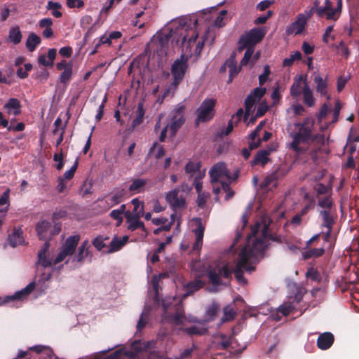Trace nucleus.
Here are the masks:
<instances>
[{"label":"nucleus","instance_id":"nucleus-33","mask_svg":"<svg viewBox=\"0 0 359 359\" xmlns=\"http://www.w3.org/2000/svg\"><path fill=\"white\" fill-rule=\"evenodd\" d=\"M303 78L299 75L297 79H294L292 85L290 87V95L292 97H298L303 93V88L302 86V81Z\"/></svg>","mask_w":359,"mask_h":359},{"label":"nucleus","instance_id":"nucleus-58","mask_svg":"<svg viewBox=\"0 0 359 359\" xmlns=\"http://www.w3.org/2000/svg\"><path fill=\"white\" fill-rule=\"evenodd\" d=\"M337 49L341 55L344 56L345 58H347L350 55L349 49L343 41H341L337 46Z\"/></svg>","mask_w":359,"mask_h":359},{"label":"nucleus","instance_id":"nucleus-19","mask_svg":"<svg viewBox=\"0 0 359 359\" xmlns=\"http://www.w3.org/2000/svg\"><path fill=\"white\" fill-rule=\"evenodd\" d=\"M226 65L229 72L228 83H231L233 79L238 74L241 69V67L237 66L235 53H232L230 57L226 60Z\"/></svg>","mask_w":359,"mask_h":359},{"label":"nucleus","instance_id":"nucleus-1","mask_svg":"<svg viewBox=\"0 0 359 359\" xmlns=\"http://www.w3.org/2000/svg\"><path fill=\"white\" fill-rule=\"evenodd\" d=\"M198 37V34L191 26V20L181 18L172 21L169 27L160 31L154 37L152 45L155 46L154 51L162 57L167 55L169 41L179 47L187 46V49L191 48Z\"/></svg>","mask_w":359,"mask_h":359},{"label":"nucleus","instance_id":"nucleus-18","mask_svg":"<svg viewBox=\"0 0 359 359\" xmlns=\"http://www.w3.org/2000/svg\"><path fill=\"white\" fill-rule=\"evenodd\" d=\"M194 220H196L198 222V224L197 227L193 230L196 236V241L193 245V250H201L203 245L205 226L202 224V220L201 218H196L194 219Z\"/></svg>","mask_w":359,"mask_h":359},{"label":"nucleus","instance_id":"nucleus-44","mask_svg":"<svg viewBox=\"0 0 359 359\" xmlns=\"http://www.w3.org/2000/svg\"><path fill=\"white\" fill-rule=\"evenodd\" d=\"M236 311L233 309L229 306H226L224 309V316L221 319V323H224L229 321H231L235 318Z\"/></svg>","mask_w":359,"mask_h":359},{"label":"nucleus","instance_id":"nucleus-10","mask_svg":"<svg viewBox=\"0 0 359 359\" xmlns=\"http://www.w3.org/2000/svg\"><path fill=\"white\" fill-rule=\"evenodd\" d=\"M216 101L214 99H205L198 109L197 121L206 122L214 116Z\"/></svg>","mask_w":359,"mask_h":359},{"label":"nucleus","instance_id":"nucleus-14","mask_svg":"<svg viewBox=\"0 0 359 359\" xmlns=\"http://www.w3.org/2000/svg\"><path fill=\"white\" fill-rule=\"evenodd\" d=\"M49 248L50 243L48 241H46L43 243L41 249L39 251L37 257L38 262L37 265L42 266L44 268L50 267L54 264V262H53L49 258Z\"/></svg>","mask_w":359,"mask_h":359},{"label":"nucleus","instance_id":"nucleus-51","mask_svg":"<svg viewBox=\"0 0 359 359\" xmlns=\"http://www.w3.org/2000/svg\"><path fill=\"white\" fill-rule=\"evenodd\" d=\"M305 198H309V201L304 205V207L299 212L300 215H306L310 210H313L315 208V200L313 197L309 198L308 194L304 196Z\"/></svg>","mask_w":359,"mask_h":359},{"label":"nucleus","instance_id":"nucleus-2","mask_svg":"<svg viewBox=\"0 0 359 359\" xmlns=\"http://www.w3.org/2000/svg\"><path fill=\"white\" fill-rule=\"evenodd\" d=\"M266 244L263 238H255L252 245L250 241L242 248L238 254V259L236 264L234 276L241 285L247 284V280L243 276V271L249 273L255 270L253 266L257 259L262 257Z\"/></svg>","mask_w":359,"mask_h":359},{"label":"nucleus","instance_id":"nucleus-61","mask_svg":"<svg viewBox=\"0 0 359 359\" xmlns=\"http://www.w3.org/2000/svg\"><path fill=\"white\" fill-rule=\"evenodd\" d=\"M66 4L69 8H81L85 5L83 0H66Z\"/></svg>","mask_w":359,"mask_h":359},{"label":"nucleus","instance_id":"nucleus-20","mask_svg":"<svg viewBox=\"0 0 359 359\" xmlns=\"http://www.w3.org/2000/svg\"><path fill=\"white\" fill-rule=\"evenodd\" d=\"M334 340V335L331 332H324L319 335L317 346L321 350H327L332 345Z\"/></svg>","mask_w":359,"mask_h":359},{"label":"nucleus","instance_id":"nucleus-13","mask_svg":"<svg viewBox=\"0 0 359 359\" xmlns=\"http://www.w3.org/2000/svg\"><path fill=\"white\" fill-rule=\"evenodd\" d=\"M143 217L141 214L132 215L130 211L125 213L126 222L128 224V229L134 231L137 229H141L145 233V236H147V231L144 226V223L140 220V217Z\"/></svg>","mask_w":359,"mask_h":359},{"label":"nucleus","instance_id":"nucleus-53","mask_svg":"<svg viewBox=\"0 0 359 359\" xmlns=\"http://www.w3.org/2000/svg\"><path fill=\"white\" fill-rule=\"evenodd\" d=\"M79 161L76 159L71 168L66 171L62 177L64 180H70L74 177V173L78 168Z\"/></svg>","mask_w":359,"mask_h":359},{"label":"nucleus","instance_id":"nucleus-36","mask_svg":"<svg viewBox=\"0 0 359 359\" xmlns=\"http://www.w3.org/2000/svg\"><path fill=\"white\" fill-rule=\"evenodd\" d=\"M325 253L324 248H310L302 252V257L304 259H309L312 257L318 258L323 256Z\"/></svg>","mask_w":359,"mask_h":359},{"label":"nucleus","instance_id":"nucleus-11","mask_svg":"<svg viewBox=\"0 0 359 359\" xmlns=\"http://www.w3.org/2000/svg\"><path fill=\"white\" fill-rule=\"evenodd\" d=\"M35 288V283H29L22 290L16 292L13 295L0 297V306L15 300H23L26 299Z\"/></svg>","mask_w":359,"mask_h":359},{"label":"nucleus","instance_id":"nucleus-56","mask_svg":"<svg viewBox=\"0 0 359 359\" xmlns=\"http://www.w3.org/2000/svg\"><path fill=\"white\" fill-rule=\"evenodd\" d=\"M201 165L199 163L189 161L185 166V171L187 173H195L199 170Z\"/></svg>","mask_w":359,"mask_h":359},{"label":"nucleus","instance_id":"nucleus-48","mask_svg":"<svg viewBox=\"0 0 359 359\" xmlns=\"http://www.w3.org/2000/svg\"><path fill=\"white\" fill-rule=\"evenodd\" d=\"M131 203L134 206L133 212H130L132 215H137L140 213L141 215H144V211L143 202H140L137 198H135L131 201Z\"/></svg>","mask_w":359,"mask_h":359},{"label":"nucleus","instance_id":"nucleus-63","mask_svg":"<svg viewBox=\"0 0 359 359\" xmlns=\"http://www.w3.org/2000/svg\"><path fill=\"white\" fill-rule=\"evenodd\" d=\"M104 239L102 236H97L93 241V245L97 250H101L105 247V244L104 243Z\"/></svg>","mask_w":359,"mask_h":359},{"label":"nucleus","instance_id":"nucleus-17","mask_svg":"<svg viewBox=\"0 0 359 359\" xmlns=\"http://www.w3.org/2000/svg\"><path fill=\"white\" fill-rule=\"evenodd\" d=\"M205 285V282L200 278H196L193 280L189 281L187 283L184 285L183 297L186 298L188 296L192 295L200 289L203 288Z\"/></svg>","mask_w":359,"mask_h":359},{"label":"nucleus","instance_id":"nucleus-60","mask_svg":"<svg viewBox=\"0 0 359 359\" xmlns=\"http://www.w3.org/2000/svg\"><path fill=\"white\" fill-rule=\"evenodd\" d=\"M264 124L265 121H262L257 126L255 129L249 135V139L250 140H255L259 137V133L264 127Z\"/></svg>","mask_w":359,"mask_h":359},{"label":"nucleus","instance_id":"nucleus-15","mask_svg":"<svg viewBox=\"0 0 359 359\" xmlns=\"http://www.w3.org/2000/svg\"><path fill=\"white\" fill-rule=\"evenodd\" d=\"M319 215L322 219L321 228L325 227L327 229L333 228L337 217L335 210H321L319 211Z\"/></svg>","mask_w":359,"mask_h":359},{"label":"nucleus","instance_id":"nucleus-23","mask_svg":"<svg viewBox=\"0 0 359 359\" xmlns=\"http://www.w3.org/2000/svg\"><path fill=\"white\" fill-rule=\"evenodd\" d=\"M4 107L10 115L18 116L21 113L20 102L16 98H10Z\"/></svg>","mask_w":359,"mask_h":359},{"label":"nucleus","instance_id":"nucleus-3","mask_svg":"<svg viewBox=\"0 0 359 359\" xmlns=\"http://www.w3.org/2000/svg\"><path fill=\"white\" fill-rule=\"evenodd\" d=\"M294 126L298 128V131L290 134L292 141L290 144L289 148L297 154H303L306 149L301 147L300 144L308 143L312 138L314 120L307 117L302 122L294 123Z\"/></svg>","mask_w":359,"mask_h":359},{"label":"nucleus","instance_id":"nucleus-37","mask_svg":"<svg viewBox=\"0 0 359 359\" xmlns=\"http://www.w3.org/2000/svg\"><path fill=\"white\" fill-rule=\"evenodd\" d=\"M180 330L187 333L189 336H201L207 332L206 328L200 327L196 325H192L185 328H180Z\"/></svg>","mask_w":359,"mask_h":359},{"label":"nucleus","instance_id":"nucleus-28","mask_svg":"<svg viewBox=\"0 0 359 359\" xmlns=\"http://www.w3.org/2000/svg\"><path fill=\"white\" fill-rule=\"evenodd\" d=\"M314 83L316 84V92L320 93L322 96H326L327 99H329L330 95L327 94V83L326 80L323 79L320 75H318L314 78Z\"/></svg>","mask_w":359,"mask_h":359},{"label":"nucleus","instance_id":"nucleus-30","mask_svg":"<svg viewBox=\"0 0 359 359\" xmlns=\"http://www.w3.org/2000/svg\"><path fill=\"white\" fill-rule=\"evenodd\" d=\"M128 236H124L122 238L114 237L110 243L109 252L118 251L128 242Z\"/></svg>","mask_w":359,"mask_h":359},{"label":"nucleus","instance_id":"nucleus-22","mask_svg":"<svg viewBox=\"0 0 359 359\" xmlns=\"http://www.w3.org/2000/svg\"><path fill=\"white\" fill-rule=\"evenodd\" d=\"M126 190L125 189H117L110 196L107 197V202L111 206H114L123 201L125 196L126 195Z\"/></svg>","mask_w":359,"mask_h":359},{"label":"nucleus","instance_id":"nucleus-32","mask_svg":"<svg viewBox=\"0 0 359 359\" xmlns=\"http://www.w3.org/2000/svg\"><path fill=\"white\" fill-rule=\"evenodd\" d=\"M41 38L34 32L29 34L26 41V48L29 51L33 52L35 50L36 47L41 43Z\"/></svg>","mask_w":359,"mask_h":359},{"label":"nucleus","instance_id":"nucleus-55","mask_svg":"<svg viewBox=\"0 0 359 359\" xmlns=\"http://www.w3.org/2000/svg\"><path fill=\"white\" fill-rule=\"evenodd\" d=\"M271 74L270 67L269 65H265L264 67V72L259 76V86H263L268 80L269 76Z\"/></svg>","mask_w":359,"mask_h":359},{"label":"nucleus","instance_id":"nucleus-25","mask_svg":"<svg viewBox=\"0 0 359 359\" xmlns=\"http://www.w3.org/2000/svg\"><path fill=\"white\" fill-rule=\"evenodd\" d=\"M269 154L270 151L266 149L259 151L251 161V166H255L259 164H261L262 165H266L269 161Z\"/></svg>","mask_w":359,"mask_h":359},{"label":"nucleus","instance_id":"nucleus-12","mask_svg":"<svg viewBox=\"0 0 359 359\" xmlns=\"http://www.w3.org/2000/svg\"><path fill=\"white\" fill-rule=\"evenodd\" d=\"M179 193L180 189H175L170 191L165 196L166 201L174 210L184 208L186 207L185 198L182 196H179Z\"/></svg>","mask_w":359,"mask_h":359},{"label":"nucleus","instance_id":"nucleus-5","mask_svg":"<svg viewBox=\"0 0 359 359\" xmlns=\"http://www.w3.org/2000/svg\"><path fill=\"white\" fill-rule=\"evenodd\" d=\"M266 32L261 28H252L242 34L238 40V51H243L245 48L255 49V45L259 43L264 37Z\"/></svg>","mask_w":359,"mask_h":359},{"label":"nucleus","instance_id":"nucleus-29","mask_svg":"<svg viewBox=\"0 0 359 359\" xmlns=\"http://www.w3.org/2000/svg\"><path fill=\"white\" fill-rule=\"evenodd\" d=\"M144 114L145 109L144 108V102H140L137 104V108L135 111V117L132 122V129L135 128L137 126H140L143 122Z\"/></svg>","mask_w":359,"mask_h":359},{"label":"nucleus","instance_id":"nucleus-50","mask_svg":"<svg viewBox=\"0 0 359 359\" xmlns=\"http://www.w3.org/2000/svg\"><path fill=\"white\" fill-rule=\"evenodd\" d=\"M72 75V66H68L61 73L60 76V81L64 85H67L71 79Z\"/></svg>","mask_w":359,"mask_h":359},{"label":"nucleus","instance_id":"nucleus-59","mask_svg":"<svg viewBox=\"0 0 359 359\" xmlns=\"http://www.w3.org/2000/svg\"><path fill=\"white\" fill-rule=\"evenodd\" d=\"M245 49H246V50L245 52L243 59L241 61V66H245L248 64L255 50V49L249 48H245Z\"/></svg>","mask_w":359,"mask_h":359},{"label":"nucleus","instance_id":"nucleus-62","mask_svg":"<svg viewBox=\"0 0 359 359\" xmlns=\"http://www.w3.org/2000/svg\"><path fill=\"white\" fill-rule=\"evenodd\" d=\"M233 269H235V268ZM218 271L219 272L220 276H222L225 278H231L232 273H234V270H230L228 265L223 266L222 267L219 268Z\"/></svg>","mask_w":359,"mask_h":359},{"label":"nucleus","instance_id":"nucleus-49","mask_svg":"<svg viewBox=\"0 0 359 359\" xmlns=\"http://www.w3.org/2000/svg\"><path fill=\"white\" fill-rule=\"evenodd\" d=\"M184 318V314L180 312H176L175 313L170 314L168 316V320L175 325H182Z\"/></svg>","mask_w":359,"mask_h":359},{"label":"nucleus","instance_id":"nucleus-27","mask_svg":"<svg viewBox=\"0 0 359 359\" xmlns=\"http://www.w3.org/2000/svg\"><path fill=\"white\" fill-rule=\"evenodd\" d=\"M8 242L10 245L13 248L19 245H22L25 243L22 231L20 229H15L13 232L8 236Z\"/></svg>","mask_w":359,"mask_h":359},{"label":"nucleus","instance_id":"nucleus-31","mask_svg":"<svg viewBox=\"0 0 359 359\" xmlns=\"http://www.w3.org/2000/svg\"><path fill=\"white\" fill-rule=\"evenodd\" d=\"M304 88H303V102L309 107H311L315 104V100L313 96L312 90L310 89L306 83V81H304Z\"/></svg>","mask_w":359,"mask_h":359},{"label":"nucleus","instance_id":"nucleus-24","mask_svg":"<svg viewBox=\"0 0 359 359\" xmlns=\"http://www.w3.org/2000/svg\"><path fill=\"white\" fill-rule=\"evenodd\" d=\"M14 74V69L11 65H6L0 69V83L11 85L12 77Z\"/></svg>","mask_w":359,"mask_h":359},{"label":"nucleus","instance_id":"nucleus-42","mask_svg":"<svg viewBox=\"0 0 359 359\" xmlns=\"http://www.w3.org/2000/svg\"><path fill=\"white\" fill-rule=\"evenodd\" d=\"M219 310V306L217 303L214 302L206 308L205 318L206 320L212 321L215 319Z\"/></svg>","mask_w":359,"mask_h":359},{"label":"nucleus","instance_id":"nucleus-16","mask_svg":"<svg viewBox=\"0 0 359 359\" xmlns=\"http://www.w3.org/2000/svg\"><path fill=\"white\" fill-rule=\"evenodd\" d=\"M307 22V18L303 14H299L297 20L292 22L287 29L288 34H294L295 35L301 34L304 29Z\"/></svg>","mask_w":359,"mask_h":359},{"label":"nucleus","instance_id":"nucleus-38","mask_svg":"<svg viewBox=\"0 0 359 359\" xmlns=\"http://www.w3.org/2000/svg\"><path fill=\"white\" fill-rule=\"evenodd\" d=\"M146 184V180L141 178L135 179L133 180L132 184L130 185L128 189L132 193H140L143 190Z\"/></svg>","mask_w":359,"mask_h":359},{"label":"nucleus","instance_id":"nucleus-21","mask_svg":"<svg viewBox=\"0 0 359 359\" xmlns=\"http://www.w3.org/2000/svg\"><path fill=\"white\" fill-rule=\"evenodd\" d=\"M288 170L283 165H280L278 168L273 172L270 175H268L264 182L266 185H269L273 181L279 180L283 178L287 173Z\"/></svg>","mask_w":359,"mask_h":359},{"label":"nucleus","instance_id":"nucleus-35","mask_svg":"<svg viewBox=\"0 0 359 359\" xmlns=\"http://www.w3.org/2000/svg\"><path fill=\"white\" fill-rule=\"evenodd\" d=\"M165 154V149L163 146L160 145L157 142H154L150 147L148 156H154L156 159H159Z\"/></svg>","mask_w":359,"mask_h":359},{"label":"nucleus","instance_id":"nucleus-7","mask_svg":"<svg viewBox=\"0 0 359 359\" xmlns=\"http://www.w3.org/2000/svg\"><path fill=\"white\" fill-rule=\"evenodd\" d=\"M184 111L185 107L181 104L177 105L172 111L170 122L167 125L171 137H175L179 129L185 123Z\"/></svg>","mask_w":359,"mask_h":359},{"label":"nucleus","instance_id":"nucleus-4","mask_svg":"<svg viewBox=\"0 0 359 359\" xmlns=\"http://www.w3.org/2000/svg\"><path fill=\"white\" fill-rule=\"evenodd\" d=\"M266 92V89L262 87L255 88L245 100V113L242 108H239L234 115L238 117V121L243 116V121H246L250 115L255 104L259 102Z\"/></svg>","mask_w":359,"mask_h":359},{"label":"nucleus","instance_id":"nucleus-34","mask_svg":"<svg viewBox=\"0 0 359 359\" xmlns=\"http://www.w3.org/2000/svg\"><path fill=\"white\" fill-rule=\"evenodd\" d=\"M318 205L323 210H332L334 207V201L331 194L324 197L317 196Z\"/></svg>","mask_w":359,"mask_h":359},{"label":"nucleus","instance_id":"nucleus-6","mask_svg":"<svg viewBox=\"0 0 359 359\" xmlns=\"http://www.w3.org/2000/svg\"><path fill=\"white\" fill-rule=\"evenodd\" d=\"M188 69V57L182 54L180 57L175 60L171 67V74L173 78L172 86L176 89L183 80Z\"/></svg>","mask_w":359,"mask_h":359},{"label":"nucleus","instance_id":"nucleus-47","mask_svg":"<svg viewBox=\"0 0 359 359\" xmlns=\"http://www.w3.org/2000/svg\"><path fill=\"white\" fill-rule=\"evenodd\" d=\"M302 59V53L297 50L293 54L290 55L289 57H286L283 61V67H290L293 65L295 60H299Z\"/></svg>","mask_w":359,"mask_h":359},{"label":"nucleus","instance_id":"nucleus-57","mask_svg":"<svg viewBox=\"0 0 359 359\" xmlns=\"http://www.w3.org/2000/svg\"><path fill=\"white\" fill-rule=\"evenodd\" d=\"M146 348V345L140 341H135L130 345V349L135 352L137 354L144 351Z\"/></svg>","mask_w":359,"mask_h":359},{"label":"nucleus","instance_id":"nucleus-41","mask_svg":"<svg viewBox=\"0 0 359 359\" xmlns=\"http://www.w3.org/2000/svg\"><path fill=\"white\" fill-rule=\"evenodd\" d=\"M50 224L49 222L43 220L39 222L36 226V231L39 237L40 240H45V233L47 230L50 228Z\"/></svg>","mask_w":359,"mask_h":359},{"label":"nucleus","instance_id":"nucleus-64","mask_svg":"<svg viewBox=\"0 0 359 359\" xmlns=\"http://www.w3.org/2000/svg\"><path fill=\"white\" fill-rule=\"evenodd\" d=\"M121 351H115L110 355L102 358L100 355H97L93 359H121Z\"/></svg>","mask_w":359,"mask_h":359},{"label":"nucleus","instance_id":"nucleus-26","mask_svg":"<svg viewBox=\"0 0 359 359\" xmlns=\"http://www.w3.org/2000/svg\"><path fill=\"white\" fill-rule=\"evenodd\" d=\"M88 241H84L78 248V252L73 258V262L81 263L88 255Z\"/></svg>","mask_w":359,"mask_h":359},{"label":"nucleus","instance_id":"nucleus-39","mask_svg":"<svg viewBox=\"0 0 359 359\" xmlns=\"http://www.w3.org/2000/svg\"><path fill=\"white\" fill-rule=\"evenodd\" d=\"M61 8L62 4L59 2L48 1L46 5V9L48 11H51V14L57 18H61L62 15V12L59 11Z\"/></svg>","mask_w":359,"mask_h":359},{"label":"nucleus","instance_id":"nucleus-8","mask_svg":"<svg viewBox=\"0 0 359 359\" xmlns=\"http://www.w3.org/2000/svg\"><path fill=\"white\" fill-rule=\"evenodd\" d=\"M80 236L79 235L68 237L62 244L61 250L54 260V264L62 262L67 256L72 255L79 244Z\"/></svg>","mask_w":359,"mask_h":359},{"label":"nucleus","instance_id":"nucleus-46","mask_svg":"<svg viewBox=\"0 0 359 359\" xmlns=\"http://www.w3.org/2000/svg\"><path fill=\"white\" fill-rule=\"evenodd\" d=\"M293 310H294V306L293 304L290 302H285L282 305H280L278 309L277 312L280 313L283 316H288Z\"/></svg>","mask_w":359,"mask_h":359},{"label":"nucleus","instance_id":"nucleus-9","mask_svg":"<svg viewBox=\"0 0 359 359\" xmlns=\"http://www.w3.org/2000/svg\"><path fill=\"white\" fill-rule=\"evenodd\" d=\"M210 177H211V182L215 183L219 182V179L222 177H226L228 180H235L239 176V170H236L235 173L231 175L229 170L226 168V165L224 162H219L215 164L209 171Z\"/></svg>","mask_w":359,"mask_h":359},{"label":"nucleus","instance_id":"nucleus-52","mask_svg":"<svg viewBox=\"0 0 359 359\" xmlns=\"http://www.w3.org/2000/svg\"><path fill=\"white\" fill-rule=\"evenodd\" d=\"M220 338L222 341L219 342V345L222 350H226L231 347L233 340L232 336L227 337L226 334H221Z\"/></svg>","mask_w":359,"mask_h":359},{"label":"nucleus","instance_id":"nucleus-43","mask_svg":"<svg viewBox=\"0 0 359 359\" xmlns=\"http://www.w3.org/2000/svg\"><path fill=\"white\" fill-rule=\"evenodd\" d=\"M221 276L219 271L217 272L215 269H211L208 272V278L210 283L215 286H219L222 284Z\"/></svg>","mask_w":359,"mask_h":359},{"label":"nucleus","instance_id":"nucleus-54","mask_svg":"<svg viewBox=\"0 0 359 359\" xmlns=\"http://www.w3.org/2000/svg\"><path fill=\"white\" fill-rule=\"evenodd\" d=\"M197 194H198V197L196 199L197 205L199 208H203L206 205L207 199L209 197V194L207 193H205V192H200V193H197Z\"/></svg>","mask_w":359,"mask_h":359},{"label":"nucleus","instance_id":"nucleus-45","mask_svg":"<svg viewBox=\"0 0 359 359\" xmlns=\"http://www.w3.org/2000/svg\"><path fill=\"white\" fill-rule=\"evenodd\" d=\"M306 277L307 279H310L314 282L319 283L321 280V276L320 273L316 269L313 267H309L306 272Z\"/></svg>","mask_w":359,"mask_h":359},{"label":"nucleus","instance_id":"nucleus-40","mask_svg":"<svg viewBox=\"0 0 359 359\" xmlns=\"http://www.w3.org/2000/svg\"><path fill=\"white\" fill-rule=\"evenodd\" d=\"M8 37L15 45L20 43L22 37L20 27L18 26H15L11 28L9 30Z\"/></svg>","mask_w":359,"mask_h":359}]
</instances>
